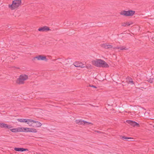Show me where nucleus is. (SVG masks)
Wrapping results in <instances>:
<instances>
[{"label": "nucleus", "mask_w": 154, "mask_h": 154, "mask_svg": "<svg viewBox=\"0 0 154 154\" xmlns=\"http://www.w3.org/2000/svg\"><path fill=\"white\" fill-rule=\"evenodd\" d=\"M122 26H126V23H122Z\"/></svg>", "instance_id": "24"}, {"label": "nucleus", "mask_w": 154, "mask_h": 154, "mask_svg": "<svg viewBox=\"0 0 154 154\" xmlns=\"http://www.w3.org/2000/svg\"><path fill=\"white\" fill-rule=\"evenodd\" d=\"M18 132L20 131H23V128H17Z\"/></svg>", "instance_id": "20"}, {"label": "nucleus", "mask_w": 154, "mask_h": 154, "mask_svg": "<svg viewBox=\"0 0 154 154\" xmlns=\"http://www.w3.org/2000/svg\"><path fill=\"white\" fill-rule=\"evenodd\" d=\"M29 120L30 122H32V124H30L29 122L27 123V124L29 126H32L35 128H38L41 127L42 125V124L38 121H36L32 119H29Z\"/></svg>", "instance_id": "4"}, {"label": "nucleus", "mask_w": 154, "mask_h": 154, "mask_svg": "<svg viewBox=\"0 0 154 154\" xmlns=\"http://www.w3.org/2000/svg\"><path fill=\"white\" fill-rule=\"evenodd\" d=\"M36 59H37L38 60H45L46 61H47L48 60V59L46 58V56H43L41 55L34 57L32 59V60L33 61H35Z\"/></svg>", "instance_id": "7"}, {"label": "nucleus", "mask_w": 154, "mask_h": 154, "mask_svg": "<svg viewBox=\"0 0 154 154\" xmlns=\"http://www.w3.org/2000/svg\"><path fill=\"white\" fill-rule=\"evenodd\" d=\"M93 64L96 66L103 67L108 68L109 67L108 64L104 61L100 59H97L96 60L92 61Z\"/></svg>", "instance_id": "1"}, {"label": "nucleus", "mask_w": 154, "mask_h": 154, "mask_svg": "<svg viewBox=\"0 0 154 154\" xmlns=\"http://www.w3.org/2000/svg\"><path fill=\"white\" fill-rule=\"evenodd\" d=\"M97 132H99V131H97Z\"/></svg>", "instance_id": "28"}, {"label": "nucleus", "mask_w": 154, "mask_h": 154, "mask_svg": "<svg viewBox=\"0 0 154 154\" xmlns=\"http://www.w3.org/2000/svg\"><path fill=\"white\" fill-rule=\"evenodd\" d=\"M12 128L9 129L12 132H18L17 128H12Z\"/></svg>", "instance_id": "17"}, {"label": "nucleus", "mask_w": 154, "mask_h": 154, "mask_svg": "<svg viewBox=\"0 0 154 154\" xmlns=\"http://www.w3.org/2000/svg\"><path fill=\"white\" fill-rule=\"evenodd\" d=\"M91 66H86V67L88 69L89 68H91Z\"/></svg>", "instance_id": "26"}, {"label": "nucleus", "mask_w": 154, "mask_h": 154, "mask_svg": "<svg viewBox=\"0 0 154 154\" xmlns=\"http://www.w3.org/2000/svg\"><path fill=\"white\" fill-rule=\"evenodd\" d=\"M29 119H17V120L18 121L21 122H27V123L28 122L30 123L29 122Z\"/></svg>", "instance_id": "14"}, {"label": "nucleus", "mask_w": 154, "mask_h": 154, "mask_svg": "<svg viewBox=\"0 0 154 154\" xmlns=\"http://www.w3.org/2000/svg\"><path fill=\"white\" fill-rule=\"evenodd\" d=\"M73 64L75 66L77 67L83 68L85 67V66L84 64L79 62H75Z\"/></svg>", "instance_id": "9"}, {"label": "nucleus", "mask_w": 154, "mask_h": 154, "mask_svg": "<svg viewBox=\"0 0 154 154\" xmlns=\"http://www.w3.org/2000/svg\"><path fill=\"white\" fill-rule=\"evenodd\" d=\"M153 79L150 78L149 79V80H148V81L149 82H150V83H152L153 82Z\"/></svg>", "instance_id": "23"}, {"label": "nucleus", "mask_w": 154, "mask_h": 154, "mask_svg": "<svg viewBox=\"0 0 154 154\" xmlns=\"http://www.w3.org/2000/svg\"><path fill=\"white\" fill-rule=\"evenodd\" d=\"M126 79H128L130 80L129 81V83H131L132 84H134V82L132 81V79L130 77H128Z\"/></svg>", "instance_id": "18"}, {"label": "nucleus", "mask_w": 154, "mask_h": 154, "mask_svg": "<svg viewBox=\"0 0 154 154\" xmlns=\"http://www.w3.org/2000/svg\"><path fill=\"white\" fill-rule=\"evenodd\" d=\"M133 23L132 22H131L130 23H129V22H126V26H129L131 24H132Z\"/></svg>", "instance_id": "21"}, {"label": "nucleus", "mask_w": 154, "mask_h": 154, "mask_svg": "<svg viewBox=\"0 0 154 154\" xmlns=\"http://www.w3.org/2000/svg\"><path fill=\"white\" fill-rule=\"evenodd\" d=\"M28 79V76L25 74L21 75L19 78L16 80V83L19 85L23 84L24 83V81Z\"/></svg>", "instance_id": "3"}, {"label": "nucleus", "mask_w": 154, "mask_h": 154, "mask_svg": "<svg viewBox=\"0 0 154 154\" xmlns=\"http://www.w3.org/2000/svg\"><path fill=\"white\" fill-rule=\"evenodd\" d=\"M0 127L2 128H5L8 129H10L13 127L11 125H8L5 123H1L0 122Z\"/></svg>", "instance_id": "10"}, {"label": "nucleus", "mask_w": 154, "mask_h": 154, "mask_svg": "<svg viewBox=\"0 0 154 154\" xmlns=\"http://www.w3.org/2000/svg\"><path fill=\"white\" fill-rule=\"evenodd\" d=\"M21 4V0H14L12 1L11 5H9L8 7L11 10H13L17 8Z\"/></svg>", "instance_id": "2"}, {"label": "nucleus", "mask_w": 154, "mask_h": 154, "mask_svg": "<svg viewBox=\"0 0 154 154\" xmlns=\"http://www.w3.org/2000/svg\"><path fill=\"white\" fill-rule=\"evenodd\" d=\"M89 86L95 88H97V87L96 86L94 85H90Z\"/></svg>", "instance_id": "25"}, {"label": "nucleus", "mask_w": 154, "mask_h": 154, "mask_svg": "<svg viewBox=\"0 0 154 154\" xmlns=\"http://www.w3.org/2000/svg\"><path fill=\"white\" fill-rule=\"evenodd\" d=\"M14 150L16 151L23 152L28 150L27 149H25L22 148H15Z\"/></svg>", "instance_id": "12"}, {"label": "nucleus", "mask_w": 154, "mask_h": 154, "mask_svg": "<svg viewBox=\"0 0 154 154\" xmlns=\"http://www.w3.org/2000/svg\"><path fill=\"white\" fill-rule=\"evenodd\" d=\"M102 46L106 49H110L112 48V45L108 44V43L103 44Z\"/></svg>", "instance_id": "13"}, {"label": "nucleus", "mask_w": 154, "mask_h": 154, "mask_svg": "<svg viewBox=\"0 0 154 154\" xmlns=\"http://www.w3.org/2000/svg\"><path fill=\"white\" fill-rule=\"evenodd\" d=\"M126 122L133 127L137 126L138 127H139L140 126L139 124L133 121L127 120L126 121Z\"/></svg>", "instance_id": "8"}, {"label": "nucleus", "mask_w": 154, "mask_h": 154, "mask_svg": "<svg viewBox=\"0 0 154 154\" xmlns=\"http://www.w3.org/2000/svg\"><path fill=\"white\" fill-rule=\"evenodd\" d=\"M113 48L114 49H120V50H122L123 49H124V50L127 49L126 48L122 46H121L120 47H116L114 48Z\"/></svg>", "instance_id": "16"}, {"label": "nucleus", "mask_w": 154, "mask_h": 154, "mask_svg": "<svg viewBox=\"0 0 154 154\" xmlns=\"http://www.w3.org/2000/svg\"><path fill=\"white\" fill-rule=\"evenodd\" d=\"M23 131L26 132H28L27 131L28 130V128H23Z\"/></svg>", "instance_id": "22"}, {"label": "nucleus", "mask_w": 154, "mask_h": 154, "mask_svg": "<svg viewBox=\"0 0 154 154\" xmlns=\"http://www.w3.org/2000/svg\"><path fill=\"white\" fill-rule=\"evenodd\" d=\"M134 11L128 10V11H123L120 13L121 15H124L126 16H133L135 14Z\"/></svg>", "instance_id": "5"}, {"label": "nucleus", "mask_w": 154, "mask_h": 154, "mask_svg": "<svg viewBox=\"0 0 154 154\" xmlns=\"http://www.w3.org/2000/svg\"><path fill=\"white\" fill-rule=\"evenodd\" d=\"M75 122L79 125H89L91 124L92 125L93 124L92 123L88 122L83 120L81 119L76 120H75Z\"/></svg>", "instance_id": "6"}, {"label": "nucleus", "mask_w": 154, "mask_h": 154, "mask_svg": "<svg viewBox=\"0 0 154 154\" xmlns=\"http://www.w3.org/2000/svg\"><path fill=\"white\" fill-rule=\"evenodd\" d=\"M27 131L33 133H37V130L36 129L33 128H28V130Z\"/></svg>", "instance_id": "15"}, {"label": "nucleus", "mask_w": 154, "mask_h": 154, "mask_svg": "<svg viewBox=\"0 0 154 154\" xmlns=\"http://www.w3.org/2000/svg\"><path fill=\"white\" fill-rule=\"evenodd\" d=\"M130 141H132L133 140H130Z\"/></svg>", "instance_id": "27"}, {"label": "nucleus", "mask_w": 154, "mask_h": 154, "mask_svg": "<svg viewBox=\"0 0 154 154\" xmlns=\"http://www.w3.org/2000/svg\"><path fill=\"white\" fill-rule=\"evenodd\" d=\"M38 30L39 31H48L51 30L48 27L46 26H45L43 27L40 28L38 29Z\"/></svg>", "instance_id": "11"}, {"label": "nucleus", "mask_w": 154, "mask_h": 154, "mask_svg": "<svg viewBox=\"0 0 154 154\" xmlns=\"http://www.w3.org/2000/svg\"><path fill=\"white\" fill-rule=\"evenodd\" d=\"M122 139L124 140V139H133V138L129 137H126L125 136H123L122 137Z\"/></svg>", "instance_id": "19"}]
</instances>
